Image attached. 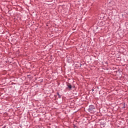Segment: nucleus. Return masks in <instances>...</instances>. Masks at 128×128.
Listing matches in <instances>:
<instances>
[{
    "label": "nucleus",
    "mask_w": 128,
    "mask_h": 128,
    "mask_svg": "<svg viewBox=\"0 0 128 128\" xmlns=\"http://www.w3.org/2000/svg\"><path fill=\"white\" fill-rule=\"evenodd\" d=\"M92 92H94V90L92 89Z\"/></svg>",
    "instance_id": "6"
},
{
    "label": "nucleus",
    "mask_w": 128,
    "mask_h": 128,
    "mask_svg": "<svg viewBox=\"0 0 128 128\" xmlns=\"http://www.w3.org/2000/svg\"><path fill=\"white\" fill-rule=\"evenodd\" d=\"M80 66H82V64H80Z\"/></svg>",
    "instance_id": "7"
},
{
    "label": "nucleus",
    "mask_w": 128,
    "mask_h": 128,
    "mask_svg": "<svg viewBox=\"0 0 128 128\" xmlns=\"http://www.w3.org/2000/svg\"><path fill=\"white\" fill-rule=\"evenodd\" d=\"M67 86H68V88H70V90H72V84H70L69 85H67Z\"/></svg>",
    "instance_id": "2"
},
{
    "label": "nucleus",
    "mask_w": 128,
    "mask_h": 128,
    "mask_svg": "<svg viewBox=\"0 0 128 128\" xmlns=\"http://www.w3.org/2000/svg\"><path fill=\"white\" fill-rule=\"evenodd\" d=\"M101 126H104V123L101 124Z\"/></svg>",
    "instance_id": "4"
},
{
    "label": "nucleus",
    "mask_w": 128,
    "mask_h": 128,
    "mask_svg": "<svg viewBox=\"0 0 128 128\" xmlns=\"http://www.w3.org/2000/svg\"><path fill=\"white\" fill-rule=\"evenodd\" d=\"M56 94H57V96H58V98H62V96H60V93L59 92H57L56 93Z\"/></svg>",
    "instance_id": "3"
},
{
    "label": "nucleus",
    "mask_w": 128,
    "mask_h": 128,
    "mask_svg": "<svg viewBox=\"0 0 128 128\" xmlns=\"http://www.w3.org/2000/svg\"><path fill=\"white\" fill-rule=\"evenodd\" d=\"M95 108L96 107H94L93 105H90L89 106L88 112H92V110H94Z\"/></svg>",
    "instance_id": "1"
},
{
    "label": "nucleus",
    "mask_w": 128,
    "mask_h": 128,
    "mask_svg": "<svg viewBox=\"0 0 128 128\" xmlns=\"http://www.w3.org/2000/svg\"><path fill=\"white\" fill-rule=\"evenodd\" d=\"M102 128H104V125L102 126Z\"/></svg>",
    "instance_id": "5"
}]
</instances>
